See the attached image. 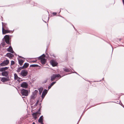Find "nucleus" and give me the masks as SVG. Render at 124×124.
<instances>
[{
    "label": "nucleus",
    "mask_w": 124,
    "mask_h": 124,
    "mask_svg": "<svg viewBox=\"0 0 124 124\" xmlns=\"http://www.w3.org/2000/svg\"><path fill=\"white\" fill-rule=\"evenodd\" d=\"M8 69V67H7L0 68V72H2L1 74L2 76H5L7 77H8L9 72L6 71Z\"/></svg>",
    "instance_id": "f257e3e1"
},
{
    "label": "nucleus",
    "mask_w": 124,
    "mask_h": 124,
    "mask_svg": "<svg viewBox=\"0 0 124 124\" xmlns=\"http://www.w3.org/2000/svg\"><path fill=\"white\" fill-rule=\"evenodd\" d=\"M45 57V55L44 54H43L42 55L39 56V59H41V63L44 65L46 63V60L44 58Z\"/></svg>",
    "instance_id": "f03ea898"
},
{
    "label": "nucleus",
    "mask_w": 124,
    "mask_h": 124,
    "mask_svg": "<svg viewBox=\"0 0 124 124\" xmlns=\"http://www.w3.org/2000/svg\"><path fill=\"white\" fill-rule=\"evenodd\" d=\"M40 108L39 109L38 112L33 113L32 114V116L33 117L34 119L36 120L37 118V116H39L41 114L40 112H40Z\"/></svg>",
    "instance_id": "7ed1b4c3"
},
{
    "label": "nucleus",
    "mask_w": 124,
    "mask_h": 124,
    "mask_svg": "<svg viewBox=\"0 0 124 124\" xmlns=\"http://www.w3.org/2000/svg\"><path fill=\"white\" fill-rule=\"evenodd\" d=\"M60 77V78L61 77L60 75L59 74H54L51 77V81H53L54 80L57 78Z\"/></svg>",
    "instance_id": "20e7f679"
},
{
    "label": "nucleus",
    "mask_w": 124,
    "mask_h": 124,
    "mask_svg": "<svg viewBox=\"0 0 124 124\" xmlns=\"http://www.w3.org/2000/svg\"><path fill=\"white\" fill-rule=\"evenodd\" d=\"M28 90L23 89L21 91V93L22 95L27 96L28 95Z\"/></svg>",
    "instance_id": "39448f33"
},
{
    "label": "nucleus",
    "mask_w": 124,
    "mask_h": 124,
    "mask_svg": "<svg viewBox=\"0 0 124 124\" xmlns=\"http://www.w3.org/2000/svg\"><path fill=\"white\" fill-rule=\"evenodd\" d=\"M9 61L7 59L4 60L3 62L0 64V65L2 66L7 65L9 64Z\"/></svg>",
    "instance_id": "423d86ee"
},
{
    "label": "nucleus",
    "mask_w": 124,
    "mask_h": 124,
    "mask_svg": "<svg viewBox=\"0 0 124 124\" xmlns=\"http://www.w3.org/2000/svg\"><path fill=\"white\" fill-rule=\"evenodd\" d=\"M28 72L26 70H23L21 71V75L24 77L26 76L28 74Z\"/></svg>",
    "instance_id": "0eeeda50"
},
{
    "label": "nucleus",
    "mask_w": 124,
    "mask_h": 124,
    "mask_svg": "<svg viewBox=\"0 0 124 124\" xmlns=\"http://www.w3.org/2000/svg\"><path fill=\"white\" fill-rule=\"evenodd\" d=\"M4 38L5 40V42L8 44H10L9 42V37L8 35H6L4 37Z\"/></svg>",
    "instance_id": "6e6552de"
},
{
    "label": "nucleus",
    "mask_w": 124,
    "mask_h": 124,
    "mask_svg": "<svg viewBox=\"0 0 124 124\" xmlns=\"http://www.w3.org/2000/svg\"><path fill=\"white\" fill-rule=\"evenodd\" d=\"M10 80L9 77H3L1 78V81L3 82H4L9 81Z\"/></svg>",
    "instance_id": "1a4fd4ad"
},
{
    "label": "nucleus",
    "mask_w": 124,
    "mask_h": 124,
    "mask_svg": "<svg viewBox=\"0 0 124 124\" xmlns=\"http://www.w3.org/2000/svg\"><path fill=\"white\" fill-rule=\"evenodd\" d=\"M51 64L53 66H55L57 65L58 63L54 60H52L50 62Z\"/></svg>",
    "instance_id": "9d476101"
},
{
    "label": "nucleus",
    "mask_w": 124,
    "mask_h": 124,
    "mask_svg": "<svg viewBox=\"0 0 124 124\" xmlns=\"http://www.w3.org/2000/svg\"><path fill=\"white\" fill-rule=\"evenodd\" d=\"M28 86V84L26 82H23L21 85V87L23 88H26Z\"/></svg>",
    "instance_id": "9b49d317"
},
{
    "label": "nucleus",
    "mask_w": 124,
    "mask_h": 124,
    "mask_svg": "<svg viewBox=\"0 0 124 124\" xmlns=\"http://www.w3.org/2000/svg\"><path fill=\"white\" fill-rule=\"evenodd\" d=\"M2 31L3 28L4 29H8V28L7 26V24L6 23L2 22Z\"/></svg>",
    "instance_id": "f8f14e48"
},
{
    "label": "nucleus",
    "mask_w": 124,
    "mask_h": 124,
    "mask_svg": "<svg viewBox=\"0 0 124 124\" xmlns=\"http://www.w3.org/2000/svg\"><path fill=\"white\" fill-rule=\"evenodd\" d=\"M6 56L8 57L10 59H12V58L14 57V55L13 54L10 53H7Z\"/></svg>",
    "instance_id": "ddd939ff"
},
{
    "label": "nucleus",
    "mask_w": 124,
    "mask_h": 124,
    "mask_svg": "<svg viewBox=\"0 0 124 124\" xmlns=\"http://www.w3.org/2000/svg\"><path fill=\"white\" fill-rule=\"evenodd\" d=\"M10 32V31L8 29H4L3 28V30L2 31V32L3 34H5L6 33Z\"/></svg>",
    "instance_id": "4468645a"
},
{
    "label": "nucleus",
    "mask_w": 124,
    "mask_h": 124,
    "mask_svg": "<svg viewBox=\"0 0 124 124\" xmlns=\"http://www.w3.org/2000/svg\"><path fill=\"white\" fill-rule=\"evenodd\" d=\"M47 92V91L45 89L43 91L42 95V98H44L46 95V94Z\"/></svg>",
    "instance_id": "2eb2a0df"
},
{
    "label": "nucleus",
    "mask_w": 124,
    "mask_h": 124,
    "mask_svg": "<svg viewBox=\"0 0 124 124\" xmlns=\"http://www.w3.org/2000/svg\"><path fill=\"white\" fill-rule=\"evenodd\" d=\"M43 116H42L40 117L39 120L38 122L41 124H44L43 122Z\"/></svg>",
    "instance_id": "dca6fc26"
},
{
    "label": "nucleus",
    "mask_w": 124,
    "mask_h": 124,
    "mask_svg": "<svg viewBox=\"0 0 124 124\" xmlns=\"http://www.w3.org/2000/svg\"><path fill=\"white\" fill-rule=\"evenodd\" d=\"M7 51H8L12 53H13L14 52L11 46H10L7 49Z\"/></svg>",
    "instance_id": "f3484780"
},
{
    "label": "nucleus",
    "mask_w": 124,
    "mask_h": 124,
    "mask_svg": "<svg viewBox=\"0 0 124 124\" xmlns=\"http://www.w3.org/2000/svg\"><path fill=\"white\" fill-rule=\"evenodd\" d=\"M29 65V64L28 63H25L23 65L22 67L23 69L26 68Z\"/></svg>",
    "instance_id": "a211bd4d"
},
{
    "label": "nucleus",
    "mask_w": 124,
    "mask_h": 124,
    "mask_svg": "<svg viewBox=\"0 0 124 124\" xmlns=\"http://www.w3.org/2000/svg\"><path fill=\"white\" fill-rule=\"evenodd\" d=\"M19 62V64L21 65L22 66L23 65L24 60H23L18 59Z\"/></svg>",
    "instance_id": "6ab92c4d"
},
{
    "label": "nucleus",
    "mask_w": 124,
    "mask_h": 124,
    "mask_svg": "<svg viewBox=\"0 0 124 124\" xmlns=\"http://www.w3.org/2000/svg\"><path fill=\"white\" fill-rule=\"evenodd\" d=\"M14 79H15L17 80H20V78L18 77L16 74L15 73L14 74Z\"/></svg>",
    "instance_id": "aec40b11"
},
{
    "label": "nucleus",
    "mask_w": 124,
    "mask_h": 124,
    "mask_svg": "<svg viewBox=\"0 0 124 124\" xmlns=\"http://www.w3.org/2000/svg\"><path fill=\"white\" fill-rule=\"evenodd\" d=\"M43 88L42 87H40L39 88V94H41L43 90Z\"/></svg>",
    "instance_id": "412c9836"
},
{
    "label": "nucleus",
    "mask_w": 124,
    "mask_h": 124,
    "mask_svg": "<svg viewBox=\"0 0 124 124\" xmlns=\"http://www.w3.org/2000/svg\"><path fill=\"white\" fill-rule=\"evenodd\" d=\"M38 66V65L37 64H32L30 65V67H37Z\"/></svg>",
    "instance_id": "4be33fe9"
},
{
    "label": "nucleus",
    "mask_w": 124,
    "mask_h": 124,
    "mask_svg": "<svg viewBox=\"0 0 124 124\" xmlns=\"http://www.w3.org/2000/svg\"><path fill=\"white\" fill-rule=\"evenodd\" d=\"M35 94L32 93V94L31 95V99L32 100L34 99L35 98Z\"/></svg>",
    "instance_id": "5701e85b"
},
{
    "label": "nucleus",
    "mask_w": 124,
    "mask_h": 124,
    "mask_svg": "<svg viewBox=\"0 0 124 124\" xmlns=\"http://www.w3.org/2000/svg\"><path fill=\"white\" fill-rule=\"evenodd\" d=\"M23 68L22 67H20L19 68H18L17 70V72H19L22 69H23Z\"/></svg>",
    "instance_id": "b1692460"
},
{
    "label": "nucleus",
    "mask_w": 124,
    "mask_h": 124,
    "mask_svg": "<svg viewBox=\"0 0 124 124\" xmlns=\"http://www.w3.org/2000/svg\"><path fill=\"white\" fill-rule=\"evenodd\" d=\"M38 93V92L37 90H35L33 92V93L35 95H36Z\"/></svg>",
    "instance_id": "393cba45"
},
{
    "label": "nucleus",
    "mask_w": 124,
    "mask_h": 124,
    "mask_svg": "<svg viewBox=\"0 0 124 124\" xmlns=\"http://www.w3.org/2000/svg\"><path fill=\"white\" fill-rule=\"evenodd\" d=\"M64 71L66 72H69V69L67 68L64 69Z\"/></svg>",
    "instance_id": "a878e982"
},
{
    "label": "nucleus",
    "mask_w": 124,
    "mask_h": 124,
    "mask_svg": "<svg viewBox=\"0 0 124 124\" xmlns=\"http://www.w3.org/2000/svg\"><path fill=\"white\" fill-rule=\"evenodd\" d=\"M15 62L13 61H11V65H13L15 64Z\"/></svg>",
    "instance_id": "bb28decb"
},
{
    "label": "nucleus",
    "mask_w": 124,
    "mask_h": 124,
    "mask_svg": "<svg viewBox=\"0 0 124 124\" xmlns=\"http://www.w3.org/2000/svg\"><path fill=\"white\" fill-rule=\"evenodd\" d=\"M56 83V82H53L52 83L50 84L51 86H52L54 84Z\"/></svg>",
    "instance_id": "cd10ccee"
},
{
    "label": "nucleus",
    "mask_w": 124,
    "mask_h": 124,
    "mask_svg": "<svg viewBox=\"0 0 124 124\" xmlns=\"http://www.w3.org/2000/svg\"><path fill=\"white\" fill-rule=\"evenodd\" d=\"M39 102V101L38 100L36 102V103L35 104V106H37V104H38V103Z\"/></svg>",
    "instance_id": "c85d7f7f"
},
{
    "label": "nucleus",
    "mask_w": 124,
    "mask_h": 124,
    "mask_svg": "<svg viewBox=\"0 0 124 124\" xmlns=\"http://www.w3.org/2000/svg\"><path fill=\"white\" fill-rule=\"evenodd\" d=\"M2 45L3 46H5V43L4 42H3L2 43Z\"/></svg>",
    "instance_id": "c756f323"
},
{
    "label": "nucleus",
    "mask_w": 124,
    "mask_h": 124,
    "mask_svg": "<svg viewBox=\"0 0 124 124\" xmlns=\"http://www.w3.org/2000/svg\"><path fill=\"white\" fill-rule=\"evenodd\" d=\"M53 14L54 15H56L57 14V13H55V12H54L53 13Z\"/></svg>",
    "instance_id": "7c9ffc66"
},
{
    "label": "nucleus",
    "mask_w": 124,
    "mask_h": 124,
    "mask_svg": "<svg viewBox=\"0 0 124 124\" xmlns=\"http://www.w3.org/2000/svg\"><path fill=\"white\" fill-rule=\"evenodd\" d=\"M52 86H51V85H50L48 87V88L49 89H50V88H51V87Z\"/></svg>",
    "instance_id": "2f4dec72"
},
{
    "label": "nucleus",
    "mask_w": 124,
    "mask_h": 124,
    "mask_svg": "<svg viewBox=\"0 0 124 124\" xmlns=\"http://www.w3.org/2000/svg\"><path fill=\"white\" fill-rule=\"evenodd\" d=\"M74 71H72V70H70V74L71 73H74Z\"/></svg>",
    "instance_id": "473e14b6"
},
{
    "label": "nucleus",
    "mask_w": 124,
    "mask_h": 124,
    "mask_svg": "<svg viewBox=\"0 0 124 124\" xmlns=\"http://www.w3.org/2000/svg\"><path fill=\"white\" fill-rule=\"evenodd\" d=\"M82 116H81V117H80V119H79V121H78V122H79V121L80 120V119L81 118V117H82Z\"/></svg>",
    "instance_id": "72a5a7b5"
},
{
    "label": "nucleus",
    "mask_w": 124,
    "mask_h": 124,
    "mask_svg": "<svg viewBox=\"0 0 124 124\" xmlns=\"http://www.w3.org/2000/svg\"><path fill=\"white\" fill-rule=\"evenodd\" d=\"M82 116H81V117H80V119H79V121H78V122H79V121L80 120V119L81 118V117H82Z\"/></svg>",
    "instance_id": "f704fd0d"
},
{
    "label": "nucleus",
    "mask_w": 124,
    "mask_h": 124,
    "mask_svg": "<svg viewBox=\"0 0 124 124\" xmlns=\"http://www.w3.org/2000/svg\"><path fill=\"white\" fill-rule=\"evenodd\" d=\"M71 25H72L73 26V27H74V29L75 30V31H77V30L75 29V27H74V26L72 24H71Z\"/></svg>",
    "instance_id": "c9c22d12"
},
{
    "label": "nucleus",
    "mask_w": 124,
    "mask_h": 124,
    "mask_svg": "<svg viewBox=\"0 0 124 124\" xmlns=\"http://www.w3.org/2000/svg\"><path fill=\"white\" fill-rule=\"evenodd\" d=\"M36 61H37L36 60V61H32V62H36Z\"/></svg>",
    "instance_id": "e433bc0d"
},
{
    "label": "nucleus",
    "mask_w": 124,
    "mask_h": 124,
    "mask_svg": "<svg viewBox=\"0 0 124 124\" xmlns=\"http://www.w3.org/2000/svg\"><path fill=\"white\" fill-rule=\"evenodd\" d=\"M122 2L124 4V0H122Z\"/></svg>",
    "instance_id": "4c0bfd02"
},
{
    "label": "nucleus",
    "mask_w": 124,
    "mask_h": 124,
    "mask_svg": "<svg viewBox=\"0 0 124 124\" xmlns=\"http://www.w3.org/2000/svg\"><path fill=\"white\" fill-rule=\"evenodd\" d=\"M122 106H123V104L121 102V104H120Z\"/></svg>",
    "instance_id": "58836bf2"
},
{
    "label": "nucleus",
    "mask_w": 124,
    "mask_h": 124,
    "mask_svg": "<svg viewBox=\"0 0 124 124\" xmlns=\"http://www.w3.org/2000/svg\"><path fill=\"white\" fill-rule=\"evenodd\" d=\"M32 124H35V123L34 122H33Z\"/></svg>",
    "instance_id": "ea45409f"
},
{
    "label": "nucleus",
    "mask_w": 124,
    "mask_h": 124,
    "mask_svg": "<svg viewBox=\"0 0 124 124\" xmlns=\"http://www.w3.org/2000/svg\"><path fill=\"white\" fill-rule=\"evenodd\" d=\"M75 73H76V74L79 75L76 72H75Z\"/></svg>",
    "instance_id": "a19ab883"
},
{
    "label": "nucleus",
    "mask_w": 124,
    "mask_h": 124,
    "mask_svg": "<svg viewBox=\"0 0 124 124\" xmlns=\"http://www.w3.org/2000/svg\"><path fill=\"white\" fill-rule=\"evenodd\" d=\"M19 57H22L21 56H19Z\"/></svg>",
    "instance_id": "79ce46f5"
},
{
    "label": "nucleus",
    "mask_w": 124,
    "mask_h": 124,
    "mask_svg": "<svg viewBox=\"0 0 124 124\" xmlns=\"http://www.w3.org/2000/svg\"><path fill=\"white\" fill-rule=\"evenodd\" d=\"M123 107L124 108V105H123Z\"/></svg>",
    "instance_id": "37998d69"
}]
</instances>
